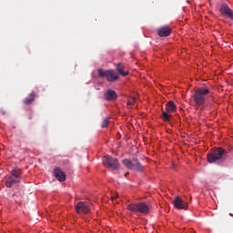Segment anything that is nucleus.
Here are the masks:
<instances>
[{
	"instance_id": "nucleus-1",
	"label": "nucleus",
	"mask_w": 233,
	"mask_h": 233,
	"mask_svg": "<svg viewBox=\"0 0 233 233\" xmlns=\"http://www.w3.org/2000/svg\"><path fill=\"white\" fill-rule=\"evenodd\" d=\"M210 94L208 86L198 87L191 96V101L195 103L196 106H203L207 103V96Z\"/></svg>"
},
{
	"instance_id": "nucleus-2",
	"label": "nucleus",
	"mask_w": 233,
	"mask_h": 233,
	"mask_svg": "<svg viewBox=\"0 0 233 233\" xmlns=\"http://www.w3.org/2000/svg\"><path fill=\"white\" fill-rule=\"evenodd\" d=\"M227 150L223 147H218L208 154V163H223L227 159Z\"/></svg>"
},
{
	"instance_id": "nucleus-3",
	"label": "nucleus",
	"mask_w": 233,
	"mask_h": 233,
	"mask_svg": "<svg viewBox=\"0 0 233 233\" xmlns=\"http://www.w3.org/2000/svg\"><path fill=\"white\" fill-rule=\"evenodd\" d=\"M127 210L134 213L139 212V214H148V212H150V207L145 202H139L137 204H128Z\"/></svg>"
},
{
	"instance_id": "nucleus-4",
	"label": "nucleus",
	"mask_w": 233,
	"mask_h": 233,
	"mask_svg": "<svg viewBox=\"0 0 233 233\" xmlns=\"http://www.w3.org/2000/svg\"><path fill=\"white\" fill-rule=\"evenodd\" d=\"M98 76L99 77H106V81L109 83H114L119 79V75L116 73V71L110 69V70H103V69H98Z\"/></svg>"
},
{
	"instance_id": "nucleus-5",
	"label": "nucleus",
	"mask_w": 233,
	"mask_h": 233,
	"mask_svg": "<svg viewBox=\"0 0 233 233\" xmlns=\"http://www.w3.org/2000/svg\"><path fill=\"white\" fill-rule=\"evenodd\" d=\"M123 165L129 170H135L136 172H143V166L139 163L138 159H123Z\"/></svg>"
},
{
	"instance_id": "nucleus-6",
	"label": "nucleus",
	"mask_w": 233,
	"mask_h": 233,
	"mask_svg": "<svg viewBox=\"0 0 233 233\" xmlns=\"http://www.w3.org/2000/svg\"><path fill=\"white\" fill-rule=\"evenodd\" d=\"M103 165L104 167H106L107 168H112V170H119V161L117 158H114L111 156H105L103 157Z\"/></svg>"
},
{
	"instance_id": "nucleus-7",
	"label": "nucleus",
	"mask_w": 233,
	"mask_h": 233,
	"mask_svg": "<svg viewBox=\"0 0 233 233\" xmlns=\"http://www.w3.org/2000/svg\"><path fill=\"white\" fill-rule=\"evenodd\" d=\"M77 214H88L90 212V203L88 202H78L75 207Z\"/></svg>"
},
{
	"instance_id": "nucleus-8",
	"label": "nucleus",
	"mask_w": 233,
	"mask_h": 233,
	"mask_svg": "<svg viewBox=\"0 0 233 233\" xmlns=\"http://www.w3.org/2000/svg\"><path fill=\"white\" fill-rule=\"evenodd\" d=\"M173 205L175 208H177L178 210H187V208H188V203L181 199L179 197L175 198Z\"/></svg>"
},
{
	"instance_id": "nucleus-9",
	"label": "nucleus",
	"mask_w": 233,
	"mask_h": 233,
	"mask_svg": "<svg viewBox=\"0 0 233 233\" xmlns=\"http://www.w3.org/2000/svg\"><path fill=\"white\" fill-rule=\"evenodd\" d=\"M219 12L222 15H226L227 17H228L229 19H231L233 21V11H232V9H230V7H228V5L227 4H223L220 6Z\"/></svg>"
},
{
	"instance_id": "nucleus-10",
	"label": "nucleus",
	"mask_w": 233,
	"mask_h": 233,
	"mask_svg": "<svg viewBox=\"0 0 233 233\" xmlns=\"http://www.w3.org/2000/svg\"><path fill=\"white\" fill-rule=\"evenodd\" d=\"M54 176L61 183H63V181H66V174H65V171L59 167L54 169Z\"/></svg>"
},
{
	"instance_id": "nucleus-11",
	"label": "nucleus",
	"mask_w": 233,
	"mask_h": 233,
	"mask_svg": "<svg viewBox=\"0 0 233 233\" xmlns=\"http://www.w3.org/2000/svg\"><path fill=\"white\" fill-rule=\"evenodd\" d=\"M157 34L159 37H168L172 34V29L168 25H165L157 29Z\"/></svg>"
},
{
	"instance_id": "nucleus-12",
	"label": "nucleus",
	"mask_w": 233,
	"mask_h": 233,
	"mask_svg": "<svg viewBox=\"0 0 233 233\" xmlns=\"http://www.w3.org/2000/svg\"><path fill=\"white\" fill-rule=\"evenodd\" d=\"M106 101H116L117 99V93L112 89H108L105 96H104Z\"/></svg>"
},
{
	"instance_id": "nucleus-13",
	"label": "nucleus",
	"mask_w": 233,
	"mask_h": 233,
	"mask_svg": "<svg viewBox=\"0 0 233 233\" xmlns=\"http://www.w3.org/2000/svg\"><path fill=\"white\" fill-rule=\"evenodd\" d=\"M17 183H21V180H19L18 178H14V177L9 176L5 182V187L7 188H12V187H14V185H17Z\"/></svg>"
},
{
	"instance_id": "nucleus-14",
	"label": "nucleus",
	"mask_w": 233,
	"mask_h": 233,
	"mask_svg": "<svg viewBox=\"0 0 233 233\" xmlns=\"http://www.w3.org/2000/svg\"><path fill=\"white\" fill-rule=\"evenodd\" d=\"M23 174V171L19 167H15L10 174L11 177H14L15 179H19L21 181V175Z\"/></svg>"
},
{
	"instance_id": "nucleus-15",
	"label": "nucleus",
	"mask_w": 233,
	"mask_h": 233,
	"mask_svg": "<svg viewBox=\"0 0 233 233\" xmlns=\"http://www.w3.org/2000/svg\"><path fill=\"white\" fill-rule=\"evenodd\" d=\"M35 101V91H33L23 100L24 105H32Z\"/></svg>"
},
{
	"instance_id": "nucleus-16",
	"label": "nucleus",
	"mask_w": 233,
	"mask_h": 233,
	"mask_svg": "<svg viewBox=\"0 0 233 233\" xmlns=\"http://www.w3.org/2000/svg\"><path fill=\"white\" fill-rule=\"evenodd\" d=\"M166 110L167 112H168V114H171L172 112H176L177 110L176 104H174V102L172 101H169L166 106Z\"/></svg>"
},
{
	"instance_id": "nucleus-17",
	"label": "nucleus",
	"mask_w": 233,
	"mask_h": 233,
	"mask_svg": "<svg viewBox=\"0 0 233 233\" xmlns=\"http://www.w3.org/2000/svg\"><path fill=\"white\" fill-rule=\"evenodd\" d=\"M116 70L118 74H120V76H128V71H124L125 66H123V64H117Z\"/></svg>"
},
{
	"instance_id": "nucleus-18",
	"label": "nucleus",
	"mask_w": 233,
	"mask_h": 233,
	"mask_svg": "<svg viewBox=\"0 0 233 233\" xmlns=\"http://www.w3.org/2000/svg\"><path fill=\"white\" fill-rule=\"evenodd\" d=\"M109 119H110V118H105V119L102 121L101 128H106V127H108V123H110Z\"/></svg>"
},
{
	"instance_id": "nucleus-19",
	"label": "nucleus",
	"mask_w": 233,
	"mask_h": 233,
	"mask_svg": "<svg viewBox=\"0 0 233 233\" xmlns=\"http://www.w3.org/2000/svg\"><path fill=\"white\" fill-rule=\"evenodd\" d=\"M162 116H163L164 121H169V119H170V115L168 113H167V111L162 113Z\"/></svg>"
},
{
	"instance_id": "nucleus-20",
	"label": "nucleus",
	"mask_w": 233,
	"mask_h": 233,
	"mask_svg": "<svg viewBox=\"0 0 233 233\" xmlns=\"http://www.w3.org/2000/svg\"><path fill=\"white\" fill-rule=\"evenodd\" d=\"M134 103H136L135 98H130L127 100V106H134Z\"/></svg>"
},
{
	"instance_id": "nucleus-21",
	"label": "nucleus",
	"mask_w": 233,
	"mask_h": 233,
	"mask_svg": "<svg viewBox=\"0 0 233 233\" xmlns=\"http://www.w3.org/2000/svg\"><path fill=\"white\" fill-rule=\"evenodd\" d=\"M114 199H117V195L111 197V201H114Z\"/></svg>"
},
{
	"instance_id": "nucleus-22",
	"label": "nucleus",
	"mask_w": 233,
	"mask_h": 233,
	"mask_svg": "<svg viewBox=\"0 0 233 233\" xmlns=\"http://www.w3.org/2000/svg\"><path fill=\"white\" fill-rule=\"evenodd\" d=\"M127 176H128V173H126V174H125V177H127Z\"/></svg>"
},
{
	"instance_id": "nucleus-23",
	"label": "nucleus",
	"mask_w": 233,
	"mask_h": 233,
	"mask_svg": "<svg viewBox=\"0 0 233 233\" xmlns=\"http://www.w3.org/2000/svg\"><path fill=\"white\" fill-rule=\"evenodd\" d=\"M229 216H231L233 218V215L232 214H229Z\"/></svg>"
}]
</instances>
